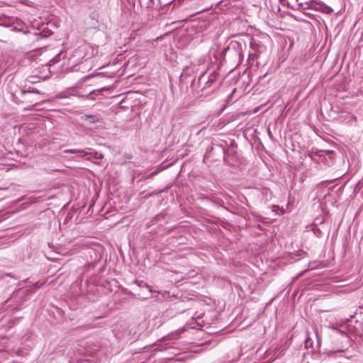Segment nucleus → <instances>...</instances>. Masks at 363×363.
<instances>
[{"instance_id":"1","label":"nucleus","mask_w":363,"mask_h":363,"mask_svg":"<svg viewBox=\"0 0 363 363\" xmlns=\"http://www.w3.org/2000/svg\"><path fill=\"white\" fill-rule=\"evenodd\" d=\"M45 284V281H38L35 282L33 284V290L31 291L28 289H23V288H20L16 291H14L11 298L6 301V302L10 301L11 300L15 301L17 304L14 307L15 310H19L21 305H23V302L26 301V299L24 298V296L27 294H29L30 293H33L37 289H40L43 284Z\"/></svg>"},{"instance_id":"2","label":"nucleus","mask_w":363,"mask_h":363,"mask_svg":"<svg viewBox=\"0 0 363 363\" xmlns=\"http://www.w3.org/2000/svg\"><path fill=\"white\" fill-rule=\"evenodd\" d=\"M301 0H288L287 5L290 7H297V9H314L316 11H325L328 6L317 0L310 1H300Z\"/></svg>"},{"instance_id":"3","label":"nucleus","mask_w":363,"mask_h":363,"mask_svg":"<svg viewBox=\"0 0 363 363\" xmlns=\"http://www.w3.org/2000/svg\"><path fill=\"white\" fill-rule=\"evenodd\" d=\"M18 277L10 273L0 272V292L6 291L16 284Z\"/></svg>"},{"instance_id":"4","label":"nucleus","mask_w":363,"mask_h":363,"mask_svg":"<svg viewBox=\"0 0 363 363\" xmlns=\"http://www.w3.org/2000/svg\"><path fill=\"white\" fill-rule=\"evenodd\" d=\"M91 148H86L85 150H81V149H67L64 150L66 153H72V154H77L79 157H84L85 156L89 155V152L87 150H91Z\"/></svg>"},{"instance_id":"5","label":"nucleus","mask_w":363,"mask_h":363,"mask_svg":"<svg viewBox=\"0 0 363 363\" xmlns=\"http://www.w3.org/2000/svg\"><path fill=\"white\" fill-rule=\"evenodd\" d=\"M218 77V73L216 71H213L208 77V80L206 82V85L203 89H206L208 87H211L217 80Z\"/></svg>"},{"instance_id":"6","label":"nucleus","mask_w":363,"mask_h":363,"mask_svg":"<svg viewBox=\"0 0 363 363\" xmlns=\"http://www.w3.org/2000/svg\"><path fill=\"white\" fill-rule=\"evenodd\" d=\"M323 153L328 155L329 157H331L332 155H333L334 153V151L333 150H313L312 151V154L315 155V156H318V157H322Z\"/></svg>"},{"instance_id":"7","label":"nucleus","mask_w":363,"mask_h":363,"mask_svg":"<svg viewBox=\"0 0 363 363\" xmlns=\"http://www.w3.org/2000/svg\"><path fill=\"white\" fill-rule=\"evenodd\" d=\"M301 363H318V361L314 359L311 354H305Z\"/></svg>"},{"instance_id":"8","label":"nucleus","mask_w":363,"mask_h":363,"mask_svg":"<svg viewBox=\"0 0 363 363\" xmlns=\"http://www.w3.org/2000/svg\"><path fill=\"white\" fill-rule=\"evenodd\" d=\"M135 283L138 284V286L148 289L150 293H152V294H155V293L160 294L161 293L160 291L152 290V288L150 287V286L143 281H135Z\"/></svg>"},{"instance_id":"9","label":"nucleus","mask_w":363,"mask_h":363,"mask_svg":"<svg viewBox=\"0 0 363 363\" xmlns=\"http://www.w3.org/2000/svg\"><path fill=\"white\" fill-rule=\"evenodd\" d=\"M89 155H93V157L96 160H102L104 159V155L101 152H89Z\"/></svg>"},{"instance_id":"10","label":"nucleus","mask_w":363,"mask_h":363,"mask_svg":"<svg viewBox=\"0 0 363 363\" xmlns=\"http://www.w3.org/2000/svg\"><path fill=\"white\" fill-rule=\"evenodd\" d=\"M27 93H36V94H39V93H40V91H39L38 90H36V89H33L32 91H30V90H28V91H26V90H22V91H21V94H22L23 95H24V94H27Z\"/></svg>"},{"instance_id":"11","label":"nucleus","mask_w":363,"mask_h":363,"mask_svg":"<svg viewBox=\"0 0 363 363\" xmlns=\"http://www.w3.org/2000/svg\"><path fill=\"white\" fill-rule=\"evenodd\" d=\"M59 60V55L56 56L55 57L52 58L50 61V64H55L57 62H58Z\"/></svg>"},{"instance_id":"12","label":"nucleus","mask_w":363,"mask_h":363,"mask_svg":"<svg viewBox=\"0 0 363 363\" xmlns=\"http://www.w3.org/2000/svg\"><path fill=\"white\" fill-rule=\"evenodd\" d=\"M305 15L306 16H313L314 15L313 14H311L310 13H304Z\"/></svg>"},{"instance_id":"13","label":"nucleus","mask_w":363,"mask_h":363,"mask_svg":"<svg viewBox=\"0 0 363 363\" xmlns=\"http://www.w3.org/2000/svg\"><path fill=\"white\" fill-rule=\"evenodd\" d=\"M203 75H204V73H203V74H202V75H201V76H200L199 79V82H201V81L202 78L203 77Z\"/></svg>"},{"instance_id":"14","label":"nucleus","mask_w":363,"mask_h":363,"mask_svg":"<svg viewBox=\"0 0 363 363\" xmlns=\"http://www.w3.org/2000/svg\"><path fill=\"white\" fill-rule=\"evenodd\" d=\"M98 121H99V120H92V121H90V123H96Z\"/></svg>"},{"instance_id":"15","label":"nucleus","mask_w":363,"mask_h":363,"mask_svg":"<svg viewBox=\"0 0 363 363\" xmlns=\"http://www.w3.org/2000/svg\"><path fill=\"white\" fill-rule=\"evenodd\" d=\"M86 117L87 118H89V119L93 118V116H91V115H89V116H86Z\"/></svg>"},{"instance_id":"16","label":"nucleus","mask_w":363,"mask_h":363,"mask_svg":"<svg viewBox=\"0 0 363 363\" xmlns=\"http://www.w3.org/2000/svg\"><path fill=\"white\" fill-rule=\"evenodd\" d=\"M25 283H28L29 282V279H27L26 280L23 281Z\"/></svg>"},{"instance_id":"17","label":"nucleus","mask_w":363,"mask_h":363,"mask_svg":"<svg viewBox=\"0 0 363 363\" xmlns=\"http://www.w3.org/2000/svg\"><path fill=\"white\" fill-rule=\"evenodd\" d=\"M235 89H233V91H232V94H233L235 92Z\"/></svg>"},{"instance_id":"18","label":"nucleus","mask_w":363,"mask_h":363,"mask_svg":"<svg viewBox=\"0 0 363 363\" xmlns=\"http://www.w3.org/2000/svg\"><path fill=\"white\" fill-rule=\"evenodd\" d=\"M254 46L255 45L252 43H251V47L253 48Z\"/></svg>"},{"instance_id":"19","label":"nucleus","mask_w":363,"mask_h":363,"mask_svg":"<svg viewBox=\"0 0 363 363\" xmlns=\"http://www.w3.org/2000/svg\"><path fill=\"white\" fill-rule=\"evenodd\" d=\"M155 345V344H152V345H149V347H148L150 348V347H151L152 346H153V345Z\"/></svg>"},{"instance_id":"20","label":"nucleus","mask_w":363,"mask_h":363,"mask_svg":"<svg viewBox=\"0 0 363 363\" xmlns=\"http://www.w3.org/2000/svg\"><path fill=\"white\" fill-rule=\"evenodd\" d=\"M308 342L306 341V347H308Z\"/></svg>"},{"instance_id":"21","label":"nucleus","mask_w":363,"mask_h":363,"mask_svg":"<svg viewBox=\"0 0 363 363\" xmlns=\"http://www.w3.org/2000/svg\"><path fill=\"white\" fill-rule=\"evenodd\" d=\"M240 356H241V354H238V359H239Z\"/></svg>"},{"instance_id":"22","label":"nucleus","mask_w":363,"mask_h":363,"mask_svg":"<svg viewBox=\"0 0 363 363\" xmlns=\"http://www.w3.org/2000/svg\"><path fill=\"white\" fill-rule=\"evenodd\" d=\"M300 1H306L305 0H301Z\"/></svg>"}]
</instances>
